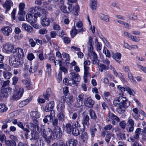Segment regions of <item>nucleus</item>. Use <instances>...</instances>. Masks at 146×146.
Segmentation results:
<instances>
[{
  "instance_id": "1",
  "label": "nucleus",
  "mask_w": 146,
  "mask_h": 146,
  "mask_svg": "<svg viewBox=\"0 0 146 146\" xmlns=\"http://www.w3.org/2000/svg\"><path fill=\"white\" fill-rule=\"evenodd\" d=\"M113 105L115 106H118L116 108L117 112L119 113L122 114L125 111V108H127L130 105V102L126 97L119 96L116 97L113 102Z\"/></svg>"
},
{
  "instance_id": "2",
  "label": "nucleus",
  "mask_w": 146,
  "mask_h": 146,
  "mask_svg": "<svg viewBox=\"0 0 146 146\" xmlns=\"http://www.w3.org/2000/svg\"><path fill=\"white\" fill-rule=\"evenodd\" d=\"M13 92L11 98V99L17 100L19 99L23 95L24 89L20 87L18 85L15 86L13 88Z\"/></svg>"
},
{
  "instance_id": "3",
  "label": "nucleus",
  "mask_w": 146,
  "mask_h": 146,
  "mask_svg": "<svg viewBox=\"0 0 146 146\" xmlns=\"http://www.w3.org/2000/svg\"><path fill=\"white\" fill-rule=\"evenodd\" d=\"M9 63L10 65L17 67L22 65L23 62L21 59H19L18 60L15 56H11L9 57Z\"/></svg>"
},
{
  "instance_id": "4",
  "label": "nucleus",
  "mask_w": 146,
  "mask_h": 146,
  "mask_svg": "<svg viewBox=\"0 0 146 146\" xmlns=\"http://www.w3.org/2000/svg\"><path fill=\"white\" fill-rule=\"evenodd\" d=\"M12 88L9 87L6 88L2 87L1 90V97L7 98L11 92Z\"/></svg>"
},
{
  "instance_id": "5",
  "label": "nucleus",
  "mask_w": 146,
  "mask_h": 146,
  "mask_svg": "<svg viewBox=\"0 0 146 146\" xmlns=\"http://www.w3.org/2000/svg\"><path fill=\"white\" fill-rule=\"evenodd\" d=\"M52 131L51 129L48 128L47 129H43L42 130L41 134L44 138L51 139L52 137Z\"/></svg>"
},
{
  "instance_id": "6",
  "label": "nucleus",
  "mask_w": 146,
  "mask_h": 146,
  "mask_svg": "<svg viewBox=\"0 0 146 146\" xmlns=\"http://www.w3.org/2000/svg\"><path fill=\"white\" fill-rule=\"evenodd\" d=\"M84 99V95L83 93L79 94L76 99V102L75 106L76 108H79L82 105Z\"/></svg>"
},
{
  "instance_id": "7",
  "label": "nucleus",
  "mask_w": 146,
  "mask_h": 146,
  "mask_svg": "<svg viewBox=\"0 0 146 146\" xmlns=\"http://www.w3.org/2000/svg\"><path fill=\"white\" fill-rule=\"evenodd\" d=\"M0 32L4 35L8 36L12 32V29L9 26H5L2 27L0 29Z\"/></svg>"
},
{
  "instance_id": "8",
  "label": "nucleus",
  "mask_w": 146,
  "mask_h": 146,
  "mask_svg": "<svg viewBox=\"0 0 146 146\" xmlns=\"http://www.w3.org/2000/svg\"><path fill=\"white\" fill-rule=\"evenodd\" d=\"M3 47L6 52H11L14 48V46L13 44L8 42L3 44Z\"/></svg>"
},
{
  "instance_id": "9",
  "label": "nucleus",
  "mask_w": 146,
  "mask_h": 146,
  "mask_svg": "<svg viewBox=\"0 0 146 146\" xmlns=\"http://www.w3.org/2000/svg\"><path fill=\"white\" fill-rule=\"evenodd\" d=\"M55 115L54 114V110H52L50 112V113L49 115H47L45 116L43 119V121L44 123H47L49 124L51 122V121L52 119V116Z\"/></svg>"
},
{
  "instance_id": "10",
  "label": "nucleus",
  "mask_w": 146,
  "mask_h": 146,
  "mask_svg": "<svg viewBox=\"0 0 146 146\" xmlns=\"http://www.w3.org/2000/svg\"><path fill=\"white\" fill-rule=\"evenodd\" d=\"M13 53V54L15 53L19 59L22 58L24 56L23 50L19 47H17L15 48Z\"/></svg>"
},
{
  "instance_id": "11",
  "label": "nucleus",
  "mask_w": 146,
  "mask_h": 146,
  "mask_svg": "<svg viewBox=\"0 0 146 146\" xmlns=\"http://www.w3.org/2000/svg\"><path fill=\"white\" fill-rule=\"evenodd\" d=\"M30 115L33 121L35 123H36L38 122L37 119L40 117V113L36 111H33L31 112Z\"/></svg>"
},
{
  "instance_id": "12",
  "label": "nucleus",
  "mask_w": 146,
  "mask_h": 146,
  "mask_svg": "<svg viewBox=\"0 0 146 146\" xmlns=\"http://www.w3.org/2000/svg\"><path fill=\"white\" fill-rule=\"evenodd\" d=\"M90 118L87 115H84L83 116L81 120L82 123L84 127L83 130H84L85 125H86L88 127L90 125Z\"/></svg>"
},
{
  "instance_id": "13",
  "label": "nucleus",
  "mask_w": 146,
  "mask_h": 146,
  "mask_svg": "<svg viewBox=\"0 0 146 146\" xmlns=\"http://www.w3.org/2000/svg\"><path fill=\"white\" fill-rule=\"evenodd\" d=\"M61 135V130L60 127L54 128V129L52 133V136H53L54 138L59 137Z\"/></svg>"
},
{
  "instance_id": "14",
  "label": "nucleus",
  "mask_w": 146,
  "mask_h": 146,
  "mask_svg": "<svg viewBox=\"0 0 146 146\" xmlns=\"http://www.w3.org/2000/svg\"><path fill=\"white\" fill-rule=\"evenodd\" d=\"M69 78L70 80H76L77 82H80L81 80V78L79 74L74 72L70 73Z\"/></svg>"
},
{
  "instance_id": "15",
  "label": "nucleus",
  "mask_w": 146,
  "mask_h": 146,
  "mask_svg": "<svg viewBox=\"0 0 146 146\" xmlns=\"http://www.w3.org/2000/svg\"><path fill=\"white\" fill-rule=\"evenodd\" d=\"M13 5V3L11 0H6L4 4H3V7L5 8V13H7L10 9L11 7Z\"/></svg>"
},
{
  "instance_id": "16",
  "label": "nucleus",
  "mask_w": 146,
  "mask_h": 146,
  "mask_svg": "<svg viewBox=\"0 0 146 146\" xmlns=\"http://www.w3.org/2000/svg\"><path fill=\"white\" fill-rule=\"evenodd\" d=\"M101 134V135L104 137H105L106 135L105 140L107 143H109L111 136V135L110 132L109 131H103L102 132Z\"/></svg>"
},
{
  "instance_id": "17",
  "label": "nucleus",
  "mask_w": 146,
  "mask_h": 146,
  "mask_svg": "<svg viewBox=\"0 0 146 146\" xmlns=\"http://www.w3.org/2000/svg\"><path fill=\"white\" fill-rule=\"evenodd\" d=\"M64 130L67 133L71 134L72 130L74 128L72 125L70 123H68L65 125H63Z\"/></svg>"
},
{
  "instance_id": "18",
  "label": "nucleus",
  "mask_w": 146,
  "mask_h": 146,
  "mask_svg": "<svg viewBox=\"0 0 146 146\" xmlns=\"http://www.w3.org/2000/svg\"><path fill=\"white\" fill-rule=\"evenodd\" d=\"M94 104V101L90 97H89L85 99L84 101V104L85 106L89 108H92Z\"/></svg>"
},
{
  "instance_id": "19",
  "label": "nucleus",
  "mask_w": 146,
  "mask_h": 146,
  "mask_svg": "<svg viewBox=\"0 0 146 146\" xmlns=\"http://www.w3.org/2000/svg\"><path fill=\"white\" fill-rule=\"evenodd\" d=\"M68 8L64 4L62 5L60 7V9L64 13H69L72 11V9L71 6V4H68Z\"/></svg>"
},
{
  "instance_id": "20",
  "label": "nucleus",
  "mask_w": 146,
  "mask_h": 146,
  "mask_svg": "<svg viewBox=\"0 0 146 146\" xmlns=\"http://www.w3.org/2000/svg\"><path fill=\"white\" fill-rule=\"evenodd\" d=\"M29 126L28 125H26L27 128H25V129L23 130V131L25 132V134L26 138L27 139L29 138L31 140L36 139V138H35L33 137V134L32 133H31V134L32 135V137H30L28 133L30 132V131L28 129L29 128Z\"/></svg>"
},
{
  "instance_id": "21",
  "label": "nucleus",
  "mask_w": 146,
  "mask_h": 146,
  "mask_svg": "<svg viewBox=\"0 0 146 146\" xmlns=\"http://www.w3.org/2000/svg\"><path fill=\"white\" fill-rule=\"evenodd\" d=\"M54 106V102L52 101L49 103L46 104L45 107V110L46 112H48L49 111H51Z\"/></svg>"
},
{
  "instance_id": "22",
  "label": "nucleus",
  "mask_w": 146,
  "mask_h": 146,
  "mask_svg": "<svg viewBox=\"0 0 146 146\" xmlns=\"http://www.w3.org/2000/svg\"><path fill=\"white\" fill-rule=\"evenodd\" d=\"M41 25L44 27L48 26L50 24V22L49 19L46 17L41 18Z\"/></svg>"
},
{
  "instance_id": "23",
  "label": "nucleus",
  "mask_w": 146,
  "mask_h": 146,
  "mask_svg": "<svg viewBox=\"0 0 146 146\" xmlns=\"http://www.w3.org/2000/svg\"><path fill=\"white\" fill-rule=\"evenodd\" d=\"M23 83L26 86V88L28 90H30L32 88V85L30 80L27 79L22 80Z\"/></svg>"
},
{
  "instance_id": "24",
  "label": "nucleus",
  "mask_w": 146,
  "mask_h": 146,
  "mask_svg": "<svg viewBox=\"0 0 146 146\" xmlns=\"http://www.w3.org/2000/svg\"><path fill=\"white\" fill-rule=\"evenodd\" d=\"M36 19H37L36 18H33V16L31 14H27L26 16V20L30 24H33V23H34Z\"/></svg>"
},
{
  "instance_id": "25",
  "label": "nucleus",
  "mask_w": 146,
  "mask_h": 146,
  "mask_svg": "<svg viewBox=\"0 0 146 146\" xmlns=\"http://www.w3.org/2000/svg\"><path fill=\"white\" fill-rule=\"evenodd\" d=\"M121 55L119 52H116L112 55L113 58L118 63L120 64L121 62L120 59Z\"/></svg>"
},
{
  "instance_id": "26",
  "label": "nucleus",
  "mask_w": 146,
  "mask_h": 146,
  "mask_svg": "<svg viewBox=\"0 0 146 146\" xmlns=\"http://www.w3.org/2000/svg\"><path fill=\"white\" fill-rule=\"evenodd\" d=\"M22 27L23 29L29 33H33V28L31 26L25 23H23Z\"/></svg>"
},
{
  "instance_id": "27",
  "label": "nucleus",
  "mask_w": 146,
  "mask_h": 146,
  "mask_svg": "<svg viewBox=\"0 0 146 146\" xmlns=\"http://www.w3.org/2000/svg\"><path fill=\"white\" fill-rule=\"evenodd\" d=\"M77 143L76 140L70 139L66 141V145L67 146H76Z\"/></svg>"
},
{
  "instance_id": "28",
  "label": "nucleus",
  "mask_w": 146,
  "mask_h": 146,
  "mask_svg": "<svg viewBox=\"0 0 146 146\" xmlns=\"http://www.w3.org/2000/svg\"><path fill=\"white\" fill-rule=\"evenodd\" d=\"M81 139L82 141L84 143H86L88 139V136L86 132H83L81 135Z\"/></svg>"
},
{
  "instance_id": "29",
  "label": "nucleus",
  "mask_w": 146,
  "mask_h": 146,
  "mask_svg": "<svg viewBox=\"0 0 146 146\" xmlns=\"http://www.w3.org/2000/svg\"><path fill=\"white\" fill-rule=\"evenodd\" d=\"M71 9H72V11L76 15H78V12L79 11V7L77 5H76L73 7L72 4H71Z\"/></svg>"
},
{
  "instance_id": "30",
  "label": "nucleus",
  "mask_w": 146,
  "mask_h": 146,
  "mask_svg": "<svg viewBox=\"0 0 146 146\" xmlns=\"http://www.w3.org/2000/svg\"><path fill=\"white\" fill-rule=\"evenodd\" d=\"M52 125L54 128H57L59 127V125L60 124V122H59L58 119L57 118H55L52 119L51 121Z\"/></svg>"
},
{
  "instance_id": "31",
  "label": "nucleus",
  "mask_w": 146,
  "mask_h": 146,
  "mask_svg": "<svg viewBox=\"0 0 146 146\" xmlns=\"http://www.w3.org/2000/svg\"><path fill=\"white\" fill-rule=\"evenodd\" d=\"M99 17L101 20L104 21L108 22L109 21V17L108 15L101 13L99 15Z\"/></svg>"
},
{
  "instance_id": "32",
  "label": "nucleus",
  "mask_w": 146,
  "mask_h": 146,
  "mask_svg": "<svg viewBox=\"0 0 146 146\" xmlns=\"http://www.w3.org/2000/svg\"><path fill=\"white\" fill-rule=\"evenodd\" d=\"M141 129L140 128H137L135 131L133 135V138L136 139H138L139 137V135L140 134Z\"/></svg>"
},
{
  "instance_id": "33",
  "label": "nucleus",
  "mask_w": 146,
  "mask_h": 146,
  "mask_svg": "<svg viewBox=\"0 0 146 146\" xmlns=\"http://www.w3.org/2000/svg\"><path fill=\"white\" fill-rule=\"evenodd\" d=\"M57 117L58 118V120L60 122L64 121L65 119V115L63 112H60L57 115Z\"/></svg>"
},
{
  "instance_id": "34",
  "label": "nucleus",
  "mask_w": 146,
  "mask_h": 146,
  "mask_svg": "<svg viewBox=\"0 0 146 146\" xmlns=\"http://www.w3.org/2000/svg\"><path fill=\"white\" fill-rule=\"evenodd\" d=\"M93 38L91 36H89V40L88 43V44L90 45V50L91 51H92L93 50Z\"/></svg>"
},
{
  "instance_id": "35",
  "label": "nucleus",
  "mask_w": 146,
  "mask_h": 146,
  "mask_svg": "<svg viewBox=\"0 0 146 146\" xmlns=\"http://www.w3.org/2000/svg\"><path fill=\"white\" fill-rule=\"evenodd\" d=\"M51 93V89L50 88H48L46 90L45 94H44V98L47 100H49V98L50 97V94Z\"/></svg>"
},
{
  "instance_id": "36",
  "label": "nucleus",
  "mask_w": 146,
  "mask_h": 146,
  "mask_svg": "<svg viewBox=\"0 0 146 146\" xmlns=\"http://www.w3.org/2000/svg\"><path fill=\"white\" fill-rule=\"evenodd\" d=\"M5 144L7 146H16V144L15 142L9 140L5 141Z\"/></svg>"
},
{
  "instance_id": "37",
  "label": "nucleus",
  "mask_w": 146,
  "mask_h": 146,
  "mask_svg": "<svg viewBox=\"0 0 146 146\" xmlns=\"http://www.w3.org/2000/svg\"><path fill=\"white\" fill-rule=\"evenodd\" d=\"M40 8V7L39 6L32 7L30 8L28 11L31 13L33 14L36 12L37 10H39Z\"/></svg>"
},
{
  "instance_id": "38",
  "label": "nucleus",
  "mask_w": 146,
  "mask_h": 146,
  "mask_svg": "<svg viewBox=\"0 0 146 146\" xmlns=\"http://www.w3.org/2000/svg\"><path fill=\"white\" fill-rule=\"evenodd\" d=\"M97 2L95 0H92L90 5V7L92 10L95 9L97 6Z\"/></svg>"
},
{
  "instance_id": "39",
  "label": "nucleus",
  "mask_w": 146,
  "mask_h": 146,
  "mask_svg": "<svg viewBox=\"0 0 146 146\" xmlns=\"http://www.w3.org/2000/svg\"><path fill=\"white\" fill-rule=\"evenodd\" d=\"M78 31L76 29L75 26H74L70 31L71 37L74 38L77 34Z\"/></svg>"
},
{
  "instance_id": "40",
  "label": "nucleus",
  "mask_w": 146,
  "mask_h": 146,
  "mask_svg": "<svg viewBox=\"0 0 146 146\" xmlns=\"http://www.w3.org/2000/svg\"><path fill=\"white\" fill-rule=\"evenodd\" d=\"M8 110L7 108L4 104H0V112L3 113L6 111Z\"/></svg>"
},
{
  "instance_id": "41",
  "label": "nucleus",
  "mask_w": 146,
  "mask_h": 146,
  "mask_svg": "<svg viewBox=\"0 0 146 146\" xmlns=\"http://www.w3.org/2000/svg\"><path fill=\"white\" fill-rule=\"evenodd\" d=\"M98 66H99V70L101 72H102L104 70L108 69L106 66L104 64L100 63Z\"/></svg>"
},
{
  "instance_id": "42",
  "label": "nucleus",
  "mask_w": 146,
  "mask_h": 146,
  "mask_svg": "<svg viewBox=\"0 0 146 146\" xmlns=\"http://www.w3.org/2000/svg\"><path fill=\"white\" fill-rule=\"evenodd\" d=\"M11 73L8 72H3V75L4 78L7 79H9L11 77Z\"/></svg>"
},
{
  "instance_id": "43",
  "label": "nucleus",
  "mask_w": 146,
  "mask_h": 146,
  "mask_svg": "<svg viewBox=\"0 0 146 146\" xmlns=\"http://www.w3.org/2000/svg\"><path fill=\"white\" fill-rule=\"evenodd\" d=\"M81 131V130H79L78 129H77L76 128H74V129L72 130L71 133H72L75 136H77L80 134Z\"/></svg>"
},
{
  "instance_id": "44",
  "label": "nucleus",
  "mask_w": 146,
  "mask_h": 146,
  "mask_svg": "<svg viewBox=\"0 0 146 146\" xmlns=\"http://www.w3.org/2000/svg\"><path fill=\"white\" fill-rule=\"evenodd\" d=\"M66 100L67 103L70 105L74 102V99H73V96L72 95H69L68 98H67Z\"/></svg>"
},
{
  "instance_id": "45",
  "label": "nucleus",
  "mask_w": 146,
  "mask_h": 146,
  "mask_svg": "<svg viewBox=\"0 0 146 146\" xmlns=\"http://www.w3.org/2000/svg\"><path fill=\"white\" fill-rule=\"evenodd\" d=\"M25 7V5L23 3H20L19 5V11L21 13H22L23 12H25L24 11V9Z\"/></svg>"
},
{
  "instance_id": "46",
  "label": "nucleus",
  "mask_w": 146,
  "mask_h": 146,
  "mask_svg": "<svg viewBox=\"0 0 146 146\" xmlns=\"http://www.w3.org/2000/svg\"><path fill=\"white\" fill-rule=\"evenodd\" d=\"M38 66L37 65H34L30 66L29 71L30 73H33L37 70Z\"/></svg>"
},
{
  "instance_id": "47",
  "label": "nucleus",
  "mask_w": 146,
  "mask_h": 146,
  "mask_svg": "<svg viewBox=\"0 0 146 146\" xmlns=\"http://www.w3.org/2000/svg\"><path fill=\"white\" fill-rule=\"evenodd\" d=\"M25 14V12H23L22 13H21L20 12H19L18 17L19 20L23 21L25 20L24 15Z\"/></svg>"
},
{
  "instance_id": "48",
  "label": "nucleus",
  "mask_w": 146,
  "mask_h": 146,
  "mask_svg": "<svg viewBox=\"0 0 146 146\" xmlns=\"http://www.w3.org/2000/svg\"><path fill=\"white\" fill-rule=\"evenodd\" d=\"M43 143V141L40 139V140H38L37 142H36V146L34 144H31V146H44Z\"/></svg>"
},
{
  "instance_id": "49",
  "label": "nucleus",
  "mask_w": 146,
  "mask_h": 146,
  "mask_svg": "<svg viewBox=\"0 0 146 146\" xmlns=\"http://www.w3.org/2000/svg\"><path fill=\"white\" fill-rule=\"evenodd\" d=\"M90 133L91 136L94 137L95 136V134L97 131V129L94 127H93L90 129Z\"/></svg>"
},
{
  "instance_id": "50",
  "label": "nucleus",
  "mask_w": 146,
  "mask_h": 146,
  "mask_svg": "<svg viewBox=\"0 0 146 146\" xmlns=\"http://www.w3.org/2000/svg\"><path fill=\"white\" fill-rule=\"evenodd\" d=\"M96 49L98 52H100L102 48V45L100 42H97L96 45Z\"/></svg>"
},
{
  "instance_id": "51",
  "label": "nucleus",
  "mask_w": 146,
  "mask_h": 146,
  "mask_svg": "<svg viewBox=\"0 0 146 146\" xmlns=\"http://www.w3.org/2000/svg\"><path fill=\"white\" fill-rule=\"evenodd\" d=\"M63 57L65 58V60L66 61H69L70 60V57L69 54L65 52H63L62 54Z\"/></svg>"
},
{
  "instance_id": "52",
  "label": "nucleus",
  "mask_w": 146,
  "mask_h": 146,
  "mask_svg": "<svg viewBox=\"0 0 146 146\" xmlns=\"http://www.w3.org/2000/svg\"><path fill=\"white\" fill-rule=\"evenodd\" d=\"M62 72H60L57 76V80L58 83H60L62 80Z\"/></svg>"
},
{
  "instance_id": "53",
  "label": "nucleus",
  "mask_w": 146,
  "mask_h": 146,
  "mask_svg": "<svg viewBox=\"0 0 146 146\" xmlns=\"http://www.w3.org/2000/svg\"><path fill=\"white\" fill-rule=\"evenodd\" d=\"M89 113L91 118L94 119L96 117V115L94 111L91 109L89 111Z\"/></svg>"
},
{
  "instance_id": "54",
  "label": "nucleus",
  "mask_w": 146,
  "mask_h": 146,
  "mask_svg": "<svg viewBox=\"0 0 146 146\" xmlns=\"http://www.w3.org/2000/svg\"><path fill=\"white\" fill-rule=\"evenodd\" d=\"M113 126L110 124H108L105 126L104 127V131H108V130H110L111 129Z\"/></svg>"
},
{
  "instance_id": "55",
  "label": "nucleus",
  "mask_w": 146,
  "mask_h": 146,
  "mask_svg": "<svg viewBox=\"0 0 146 146\" xmlns=\"http://www.w3.org/2000/svg\"><path fill=\"white\" fill-rule=\"evenodd\" d=\"M18 77L16 76H14L12 78V84L13 85H16L18 81Z\"/></svg>"
},
{
  "instance_id": "56",
  "label": "nucleus",
  "mask_w": 146,
  "mask_h": 146,
  "mask_svg": "<svg viewBox=\"0 0 146 146\" xmlns=\"http://www.w3.org/2000/svg\"><path fill=\"white\" fill-rule=\"evenodd\" d=\"M27 58L29 60L31 61L35 58V57L33 53H30L28 54L27 56Z\"/></svg>"
},
{
  "instance_id": "57",
  "label": "nucleus",
  "mask_w": 146,
  "mask_h": 146,
  "mask_svg": "<svg viewBox=\"0 0 146 146\" xmlns=\"http://www.w3.org/2000/svg\"><path fill=\"white\" fill-rule=\"evenodd\" d=\"M71 118L73 120H75L77 118L79 119V116L77 113L74 112V113L72 114Z\"/></svg>"
},
{
  "instance_id": "58",
  "label": "nucleus",
  "mask_w": 146,
  "mask_h": 146,
  "mask_svg": "<svg viewBox=\"0 0 146 146\" xmlns=\"http://www.w3.org/2000/svg\"><path fill=\"white\" fill-rule=\"evenodd\" d=\"M130 39L133 41L136 42H138L140 40V39L138 37L136 36H133L132 35L131 36Z\"/></svg>"
},
{
  "instance_id": "59",
  "label": "nucleus",
  "mask_w": 146,
  "mask_h": 146,
  "mask_svg": "<svg viewBox=\"0 0 146 146\" xmlns=\"http://www.w3.org/2000/svg\"><path fill=\"white\" fill-rule=\"evenodd\" d=\"M29 42L31 47H33L35 46L36 42L33 39H30L29 40Z\"/></svg>"
},
{
  "instance_id": "60",
  "label": "nucleus",
  "mask_w": 146,
  "mask_h": 146,
  "mask_svg": "<svg viewBox=\"0 0 146 146\" xmlns=\"http://www.w3.org/2000/svg\"><path fill=\"white\" fill-rule=\"evenodd\" d=\"M115 115L111 113H109L108 114V116L109 117V119L108 120V121H110L111 119L113 120V118Z\"/></svg>"
},
{
  "instance_id": "61",
  "label": "nucleus",
  "mask_w": 146,
  "mask_h": 146,
  "mask_svg": "<svg viewBox=\"0 0 146 146\" xmlns=\"http://www.w3.org/2000/svg\"><path fill=\"white\" fill-rule=\"evenodd\" d=\"M53 29L55 30L58 31L60 29V27L58 25L54 23L53 24Z\"/></svg>"
},
{
  "instance_id": "62",
  "label": "nucleus",
  "mask_w": 146,
  "mask_h": 146,
  "mask_svg": "<svg viewBox=\"0 0 146 146\" xmlns=\"http://www.w3.org/2000/svg\"><path fill=\"white\" fill-rule=\"evenodd\" d=\"M102 62L108 66H109L110 64V61L107 58L103 59L102 60Z\"/></svg>"
},
{
  "instance_id": "63",
  "label": "nucleus",
  "mask_w": 146,
  "mask_h": 146,
  "mask_svg": "<svg viewBox=\"0 0 146 146\" xmlns=\"http://www.w3.org/2000/svg\"><path fill=\"white\" fill-rule=\"evenodd\" d=\"M51 66L50 64L48 63L47 64L46 66V67L47 68V71L48 72V74H50L51 72Z\"/></svg>"
},
{
  "instance_id": "64",
  "label": "nucleus",
  "mask_w": 146,
  "mask_h": 146,
  "mask_svg": "<svg viewBox=\"0 0 146 146\" xmlns=\"http://www.w3.org/2000/svg\"><path fill=\"white\" fill-rule=\"evenodd\" d=\"M62 39L64 42L68 44L70 41V38L66 37H64L62 38Z\"/></svg>"
}]
</instances>
